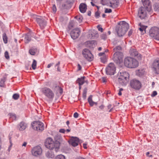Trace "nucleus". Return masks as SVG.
<instances>
[{
    "label": "nucleus",
    "instance_id": "1",
    "mask_svg": "<svg viewBox=\"0 0 159 159\" xmlns=\"http://www.w3.org/2000/svg\"><path fill=\"white\" fill-rule=\"evenodd\" d=\"M58 137L57 140L56 137L55 138L54 142L51 138H47L45 143L46 147L50 150L54 149L55 152H57L59 148L61 140V138L60 136Z\"/></svg>",
    "mask_w": 159,
    "mask_h": 159
},
{
    "label": "nucleus",
    "instance_id": "2",
    "mask_svg": "<svg viewBox=\"0 0 159 159\" xmlns=\"http://www.w3.org/2000/svg\"><path fill=\"white\" fill-rule=\"evenodd\" d=\"M129 28V24L125 21L120 22L116 29V31L119 37L123 36Z\"/></svg>",
    "mask_w": 159,
    "mask_h": 159
},
{
    "label": "nucleus",
    "instance_id": "3",
    "mask_svg": "<svg viewBox=\"0 0 159 159\" xmlns=\"http://www.w3.org/2000/svg\"><path fill=\"white\" fill-rule=\"evenodd\" d=\"M124 64L125 66L131 68H135L139 65L138 62L136 59L129 57L125 59Z\"/></svg>",
    "mask_w": 159,
    "mask_h": 159
},
{
    "label": "nucleus",
    "instance_id": "4",
    "mask_svg": "<svg viewBox=\"0 0 159 159\" xmlns=\"http://www.w3.org/2000/svg\"><path fill=\"white\" fill-rule=\"evenodd\" d=\"M118 81L121 85H125L127 84L129 78V75L127 72H120L118 75Z\"/></svg>",
    "mask_w": 159,
    "mask_h": 159
},
{
    "label": "nucleus",
    "instance_id": "5",
    "mask_svg": "<svg viewBox=\"0 0 159 159\" xmlns=\"http://www.w3.org/2000/svg\"><path fill=\"white\" fill-rule=\"evenodd\" d=\"M42 93L49 100H52L55 96L53 91L50 88L44 87L42 89Z\"/></svg>",
    "mask_w": 159,
    "mask_h": 159
},
{
    "label": "nucleus",
    "instance_id": "6",
    "mask_svg": "<svg viewBox=\"0 0 159 159\" xmlns=\"http://www.w3.org/2000/svg\"><path fill=\"white\" fill-rule=\"evenodd\" d=\"M149 34L154 39L159 40V28L156 27H152L149 30Z\"/></svg>",
    "mask_w": 159,
    "mask_h": 159
},
{
    "label": "nucleus",
    "instance_id": "7",
    "mask_svg": "<svg viewBox=\"0 0 159 159\" xmlns=\"http://www.w3.org/2000/svg\"><path fill=\"white\" fill-rule=\"evenodd\" d=\"M123 53L120 52H116L113 56V60L117 64H120L123 60Z\"/></svg>",
    "mask_w": 159,
    "mask_h": 159
},
{
    "label": "nucleus",
    "instance_id": "8",
    "mask_svg": "<svg viewBox=\"0 0 159 159\" xmlns=\"http://www.w3.org/2000/svg\"><path fill=\"white\" fill-rule=\"evenodd\" d=\"M33 129L38 131H42L44 129L43 124L39 121H35L32 123Z\"/></svg>",
    "mask_w": 159,
    "mask_h": 159
},
{
    "label": "nucleus",
    "instance_id": "9",
    "mask_svg": "<svg viewBox=\"0 0 159 159\" xmlns=\"http://www.w3.org/2000/svg\"><path fill=\"white\" fill-rule=\"evenodd\" d=\"M82 54L84 57L88 61H91L93 60V55L89 49L86 48L84 49Z\"/></svg>",
    "mask_w": 159,
    "mask_h": 159
},
{
    "label": "nucleus",
    "instance_id": "10",
    "mask_svg": "<svg viewBox=\"0 0 159 159\" xmlns=\"http://www.w3.org/2000/svg\"><path fill=\"white\" fill-rule=\"evenodd\" d=\"M106 73L107 74L110 75H114L116 71V67L113 63H110L106 68Z\"/></svg>",
    "mask_w": 159,
    "mask_h": 159
},
{
    "label": "nucleus",
    "instance_id": "11",
    "mask_svg": "<svg viewBox=\"0 0 159 159\" xmlns=\"http://www.w3.org/2000/svg\"><path fill=\"white\" fill-rule=\"evenodd\" d=\"M131 87L135 89L139 90L141 87V84L139 81L137 80L133 79L131 80L130 83Z\"/></svg>",
    "mask_w": 159,
    "mask_h": 159
},
{
    "label": "nucleus",
    "instance_id": "12",
    "mask_svg": "<svg viewBox=\"0 0 159 159\" xmlns=\"http://www.w3.org/2000/svg\"><path fill=\"white\" fill-rule=\"evenodd\" d=\"M80 33V31L78 28L73 29L70 33L71 38L73 39H75L79 37Z\"/></svg>",
    "mask_w": 159,
    "mask_h": 159
},
{
    "label": "nucleus",
    "instance_id": "13",
    "mask_svg": "<svg viewBox=\"0 0 159 159\" xmlns=\"http://www.w3.org/2000/svg\"><path fill=\"white\" fill-rule=\"evenodd\" d=\"M42 152V149L41 147L39 146L34 147L31 151L32 154L35 156L40 155Z\"/></svg>",
    "mask_w": 159,
    "mask_h": 159
},
{
    "label": "nucleus",
    "instance_id": "14",
    "mask_svg": "<svg viewBox=\"0 0 159 159\" xmlns=\"http://www.w3.org/2000/svg\"><path fill=\"white\" fill-rule=\"evenodd\" d=\"M138 15L141 19H144L147 15L146 8L143 7H140L138 11Z\"/></svg>",
    "mask_w": 159,
    "mask_h": 159
},
{
    "label": "nucleus",
    "instance_id": "15",
    "mask_svg": "<svg viewBox=\"0 0 159 159\" xmlns=\"http://www.w3.org/2000/svg\"><path fill=\"white\" fill-rule=\"evenodd\" d=\"M152 66L155 72L157 74H159V58H157L154 61Z\"/></svg>",
    "mask_w": 159,
    "mask_h": 159
},
{
    "label": "nucleus",
    "instance_id": "16",
    "mask_svg": "<svg viewBox=\"0 0 159 159\" xmlns=\"http://www.w3.org/2000/svg\"><path fill=\"white\" fill-rule=\"evenodd\" d=\"M36 21L42 29L46 25V21L40 16L36 18Z\"/></svg>",
    "mask_w": 159,
    "mask_h": 159
},
{
    "label": "nucleus",
    "instance_id": "17",
    "mask_svg": "<svg viewBox=\"0 0 159 159\" xmlns=\"http://www.w3.org/2000/svg\"><path fill=\"white\" fill-rule=\"evenodd\" d=\"M69 142L72 146L76 147L78 144L79 139L77 137H72L69 140Z\"/></svg>",
    "mask_w": 159,
    "mask_h": 159
},
{
    "label": "nucleus",
    "instance_id": "18",
    "mask_svg": "<svg viewBox=\"0 0 159 159\" xmlns=\"http://www.w3.org/2000/svg\"><path fill=\"white\" fill-rule=\"evenodd\" d=\"M130 52L131 53V55L132 56L136 57H137L139 59H141L142 57L141 55L135 50H131Z\"/></svg>",
    "mask_w": 159,
    "mask_h": 159
},
{
    "label": "nucleus",
    "instance_id": "19",
    "mask_svg": "<svg viewBox=\"0 0 159 159\" xmlns=\"http://www.w3.org/2000/svg\"><path fill=\"white\" fill-rule=\"evenodd\" d=\"M79 9L80 11L82 13L85 12L87 10V6L86 4L84 3H81L79 6Z\"/></svg>",
    "mask_w": 159,
    "mask_h": 159
},
{
    "label": "nucleus",
    "instance_id": "20",
    "mask_svg": "<svg viewBox=\"0 0 159 159\" xmlns=\"http://www.w3.org/2000/svg\"><path fill=\"white\" fill-rule=\"evenodd\" d=\"M110 7L113 8H116L118 5V0H111L110 2Z\"/></svg>",
    "mask_w": 159,
    "mask_h": 159
},
{
    "label": "nucleus",
    "instance_id": "21",
    "mask_svg": "<svg viewBox=\"0 0 159 159\" xmlns=\"http://www.w3.org/2000/svg\"><path fill=\"white\" fill-rule=\"evenodd\" d=\"M18 127L20 130L23 131L25 129L26 127V125L25 122H21L18 125Z\"/></svg>",
    "mask_w": 159,
    "mask_h": 159
},
{
    "label": "nucleus",
    "instance_id": "22",
    "mask_svg": "<svg viewBox=\"0 0 159 159\" xmlns=\"http://www.w3.org/2000/svg\"><path fill=\"white\" fill-rule=\"evenodd\" d=\"M85 77L83 76L80 78H78L76 80V83L79 84V85H83L84 83V79Z\"/></svg>",
    "mask_w": 159,
    "mask_h": 159
},
{
    "label": "nucleus",
    "instance_id": "23",
    "mask_svg": "<svg viewBox=\"0 0 159 159\" xmlns=\"http://www.w3.org/2000/svg\"><path fill=\"white\" fill-rule=\"evenodd\" d=\"M25 43H28L31 40V36L30 34L28 33L25 35Z\"/></svg>",
    "mask_w": 159,
    "mask_h": 159
},
{
    "label": "nucleus",
    "instance_id": "24",
    "mask_svg": "<svg viewBox=\"0 0 159 159\" xmlns=\"http://www.w3.org/2000/svg\"><path fill=\"white\" fill-rule=\"evenodd\" d=\"M46 157L49 158H52L54 157V154L52 152L51 150L48 151L46 152Z\"/></svg>",
    "mask_w": 159,
    "mask_h": 159
},
{
    "label": "nucleus",
    "instance_id": "25",
    "mask_svg": "<svg viewBox=\"0 0 159 159\" xmlns=\"http://www.w3.org/2000/svg\"><path fill=\"white\" fill-rule=\"evenodd\" d=\"M92 98V96L90 95L88 98V102L91 106H93L94 105V103H95L93 101Z\"/></svg>",
    "mask_w": 159,
    "mask_h": 159
},
{
    "label": "nucleus",
    "instance_id": "26",
    "mask_svg": "<svg viewBox=\"0 0 159 159\" xmlns=\"http://www.w3.org/2000/svg\"><path fill=\"white\" fill-rule=\"evenodd\" d=\"M8 115L9 116L10 120H12V121L16 120V116L15 114L10 113Z\"/></svg>",
    "mask_w": 159,
    "mask_h": 159
},
{
    "label": "nucleus",
    "instance_id": "27",
    "mask_svg": "<svg viewBox=\"0 0 159 159\" xmlns=\"http://www.w3.org/2000/svg\"><path fill=\"white\" fill-rule=\"evenodd\" d=\"M6 81V78L3 77L2 79H1L0 82V86L1 87H3L5 85V82Z\"/></svg>",
    "mask_w": 159,
    "mask_h": 159
},
{
    "label": "nucleus",
    "instance_id": "28",
    "mask_svg": "<svg viewBox=\"0 0 159 159\" xmlns=\"http://www.w3.org/2000/svg\"><path fill=\"white\" fill-rule=\"evenodd\" d=\"M93 43V41H88L85 42V44L89 47H91Z\"/></svg>",
    "mask_w": 159,
    "mask_h": 159
},
{
    "label": "nucleus",
    "instance_id": "29",
    "mask_svg": "<svg viewBox=\"0 0 159 159\" xmlns=\"http://www.w3.org/2000/svg\"><path fill=\"white\" fill-rule=\"evenodd\" d=\"M91 35L92 37H98V34L97 32L95 30H93L92 31L91 33Z\"/></svg>",
    "mask_w": 159,
    "mask_h": 159
},
{
    "label": "nucleus",
    "instance_id": "30",
    "mask_svg": "<svg viewBox=\"0 0 159 159\" xmlns=\"http://www.w3.org/2000/svg\"><path fill=\"white\" fill-rule=\"evenodd\" d=\"M142 1L144 7H147V6L148 5L149 3V0H142Z\"/></svg>",
    "mask_w": 159,
    "mask_h": 159
},
{
    "label": "nucleus",
    "instance_id": "31",
    "mask_svg": "<svg viewBox=\"0 0 159 159\" xmlns=\"http://www.w3.org/2000/svg\"><path fill=\"white\" fill-rule=\"evenodd\" d=\"M37 49L36 48L31 49L29 50V52L31 55H34L36 53Z\"/></svg>",
    "mask_w": 159,
    "mask_h": 159
},
{
    "label": "nucleus",
    "instance_id": "32",
    "mask_svg": "<svg viewBox=\"0 0 159 159\" xmlns=\"http://www.w3.org/2000/svg\"><path fill=\"white\" fill-rule=\"evenodd\" d=\"M87 92V89L86 88H85L83 90V95H82L83 98L84 99V100L86 98Z\"/></svg>",
    "mask_w": 159,
    "mask_h": 159
},
{
    "label": "nucleus",
    "instance_id": "33",
    "mask_svg": "<svg viewBox=\"0 0 159 159\" xmlns=\"http://www.w3.org/2000/svg\"><path fill=\"white\" fill-rule=\"evenodd\" d=\"M37 65V62L35 60H33V63L32 64V68L33 70L36 69Z\"/></svg>",
    "mask_w": 159,
    "mask_h": 159
},
{
    "label": "nucleus",
    "instance_id": "34",
    "mask_svg": "<svg viewBox=\"0 0 159 159\" xmlns=\"http://www.w3.org/2000/svg\"><path fill=\"white\" fill-rule=\"evenodd\" d=\"M3 39L5 43H7V38L6 36V34L4 33L3 35Z\"/></svg>",
    "mask_w": 159,
    "mask_h": 159
},
{
    "label": "nucleus",
    "instance_id": "35",
    "mask_svg": "<svg viewBox=\"0 0 159 159\" xmlns=\"http://www.w3.org/2000/svg\"><path fill=\"white\" fill-rule=\"evenodd\" d=\"M75 18L79 23H80L83 19V17L81 16H76L75 17Z\"/></svg>",
    "mask_w": 159,
    "mask_h": 159
},
{
    "label": "nucleus",
    "instance_id": "36",
    "mask_svg": "<svg viewBox=\"0 0 159 159\" xmlns=\"http://www.w3.org/2000/svg\"><path fill=\"white\" fill-rule=\"evenodd\" d=\"M55 159H66L65 157L62 155H59L57 156Z\"/></svg>",
    "mask_w": 159,
    "mask_h": 159
},
{
    "label": "nucleus",
    "instance_id": "37",
    "mask_svg": "<svg viewBox=\"0 0 159 159\" xmlns=\"http://www.w3.org/2000/svg\"><path fill=\"white\" fill-rule=\"evenodd\" d=\"M100 59L101 61L103 63H105L107 61V57L106 56H103L102 57H101Z\"/></svg>",
    "mask_w": 159,
    "mask_h": 159
},
{
    "label": "nucleus",
    "instance_id": "38",
    "mask_svg": "<svg viewBox=\"0 0 159 159\" xmlns=\"http://www.w3.org/2000/svg\"><path fill=\"white\" fill-rule=\"evenodd\" d=\"M154 9L156 11H159V4L158 3H156L154 5Z\"/></svg>",
    "mask_w": 159,
    "mask_h": 159
},
{
    "label": "nucleus",
    "instance_id": "39",
    "mask_svg": "<svg viewBox=\"0 0 159 159\" xmlns=\"http://www.w3.org/2000/svg\"><path fill=\"white\" fill-rule=\"evenodd\" d=\"M19 98V94L17 93L14 94L12 96V98L16 100L18 99Z\"/></svg>",
    "mask_w": 159,
    "mask_h": 159
},
{
    "label": "nucleus",
    "instance_id": "40",
    "mask_svg": "<svg viewBox=\"0 0 159 159\" xmlns=\"http://www.w3.org/2000/svg\"><path fill=\"white\" fill-rule=\"evenodd\" d=\"M121 48L120 46H118L117 47H116L113 49V50L115 52H118V51H120L121 50Z\"/></svg>",
    "mask_w": 159,
    "mask_h": 159
},
{
    "label": "nucleus",
    "instance_id": "41",
    "mask_svg": "<svg viewBox=\"0 0 159 159\" xmlns=\"http://www.w3.org/2000/svg\"><path fill=\"white\" fill-rule=\"evenodd\" d=\"M152 152H147L146 153V155L148 157H152L153 156Z\"/></svg>",
    "mask_w": 159,
    "mask_h": 159
},
{
    "label": "nucleus",
    "instance_id": "42",
    "mask_svg": "<svg viewBox=\"0 0 159 159\" xmlns=\"http://www.w3.org/2000/svg\"><path fill=\"white\" fill-rule=\"evenodd\" d=\"M146 29V27L145 26H141L139 28V30L141 32H143V31H144L145 32V29Z\"/></svg>",
    "mask_w": 159,
    "mask_h": 159
},
{
    "label": "nucleus",
    "instance_id": "43",
    "mask_svg": "<svg viewBox=\"0 0 159 159\" xmlns=\"http://www.w3.org/2000/svg\"><path fill=\"white\" fill-rule=\"evenodd\" d=\"M101 38L105 40L107 38V36L106 34L103 33L101 35Z\"/></svg>",
    "mask_w": 159,
    "mask_h": 159
},
{
    "label": "nucleus",
    "instance_id": "44",
    "mask_svg": "<svg viewBox=\"0 0 159 159\" xmlns=\"http://www.w3.org/2000/svg\"><path fill=\"white\" fill-rule=\"evenodd\" d=\"M60 64V62H58V63H57L56 65H55V67H57V70L58 71H60V69L59 68V65Z\"/></svg>",
    "mask_w": 159,
    "mask_h": 159
},
{
    "label": "nucleus",
    "instance_id": "45",
    "mask_svg": "<svg viewBox=\"0 0 159 159\" xmlns=\"http://www.w3.org/2000/svg\"><path fill=\"white\" fill-rule=\"evenodd\" d=\"M52 10L53 11L54 13H55L57 11V8L55 4L53 5L52 7Z\"/></svg>",
    "mask_w": 159,
    "mask_h": 159
},
{
    "label": "nucleus",
    "instance_id": "46",
    "mask_svg": "<svg viewBox=\"0 0 159 159\" xmlns=\"http://www.w3.org/2000/svg\"><path fill=\"white\" fill-rule=\"evenodd\" d=\"M157 93L156 91H154L152 92V93L151 95V96L152 97H153L157 95Z\"/></svg>",
    "mask_w": 159,
    "mask_h": 159
},
{
    "label": "nucleus",
    "instance_id": "47",
    "mask_svg": "<svg viewBox=\"0 0 159 159\" xmlns=\"http://www.w3.org/2000/svg\"><path fill=\"white\" fill-rule=\"evenodd\" d=\"M112 12V10L111 9L106 8L105 10V13H111Z\"/></svg>",
    "mask_w": 159,
    "mask_h": 159
},
{
    "label": "nucleus",
    "instance_id": "48",
    "mask_svg": "<svg viewBox=\"0 0 159 159\" xmlns=\"http://www.w3.org/2000/svg\"><path fill=\"white\" fill-rule=\"evenodd\" d=\"M95 16L96 18H98L100 16V13L98 11H96L95 14Z\"/></svg>",
    "mask_w": 159,
    "mask_h": 159
},
{
    "label": "nucleus",
    "instance_id": "49",
    "mask_svg": "<svg viewBox=\"0 0 159 159\" xmlns=\"http://www.w3.org/2000/svg\"><path fill=\"white\" fill-rule=\"evenodd\" d=\"M5 56L7 59H8L9 58V57L8 55V53L6 51L5 52Z\"/></svg>",
    "mask_w": 159,
    "mask_h": 159
},
{
    "label": "nucleus",
    "instance_id": "50",
    "mask_svg": "<svg viewBox=\"0 0 159 159\" xmlns=\"http://www.w3.org/2000/svg\"><path fill=\"white\" fill-rule=\"evenodd\" d=\"M57 88L58 89V92L60 93H62L63 92V89L60 87L58 86Z\"/></svg>",
    "mask_w": 159,
    "mask_h": 159
},
{
    "label": "nucleus",
    "instance_id": "51",
    "mask_svg": "<svg viewBox=\"0 0 159 159\" xmlns=\"http://www.w3.org/2000/svg\"><path fill=\"white\" fill-rule=\"evenodd\" d=\"M97 27L99 31H100L101 32L103 31V29L102 27H100L98 25Z\"/></svg>",
    "mask_w": 159,
    "mask_h": 159
},
{
    "label": "nucleus",
    "instance_id": "52",
    "mask_svg": "<svg viewBox=\"0 0 159 159\" xmlns=\"http://www.w3.org/2000/svg\"><path fill=\"white\" fill-rule=\"evenodd\" d=\"M65 131L66 130L63 129H61L59 130V132L62 133H65Z\"/></svg>",
    "mask_w": 159,
    "mask_h": 159
},
{
    "label": "nucleus",
    "instance_id": "53",
    "mask_svg": "<svg viewBox=\"0 0 159 159\" xmlns=\"http://www.w3.org/2000/svg\"><path fill=\"white\" fill-rule=\"evenodd\" d=\"M102 82L103 83L106 82L107 81V78L105 77H103L102 78Z\"/></svg>",
    "mask_w": 159,
    "mask_h": 159
},
{
    "label": "nucleus",
    "instance_id": "54",
    "mask_svg": "<svg viewBox=\"0 0 159 159\" xmlns=\"http://www.w3.org/2000/svg\"><path fill=\"white\" fill-rule=\"evenodd\" d=\"M79 116V114L77 112H75L74 114V117L75 118H77Z\"/></svg>",
    "mask_w": 159,
    "mask_h": 159
},
{
    "label": "nucleus",
    "instance_id": "55",
    "mask_svg": "<svg viewBox=\"0 0 159 159\" xmlns=\"http://www.w3.org/2000/svg\"><path fill=\"white\" fill-rule=\"evenodd\" d=\"M132 33H133V31L131 30H130L128 32L129 36H130L132 34Z\"/></svg>",
    "mask_w": 159,
    "mask_h": 159
},
{
    "label": "nucleus",
    "instance_id": "56",
    "mask_svg": "<svg viewBox=\"0 0 159 159\" xmlns=\"http://www.w3.org/2000/svg\"><path fill=\"white\" fill-rule=\"evenodd\" d=\"M78 70H81V66L79 64H78Z\"/></svg>",
    "mask_w": 159,
    "mask_h": 159
},
{
    "label": "nucleus",
    "instance_id": "57",
    "mask_svg": "<svg viewBox=\"0 0 159 159\" xmlns=\"http://www.w3.org/2000/svg\"><path fill=\"white\" fill-rule=\"evenodd\" d=\"M53 65V63H50V64H49L47 66V67L48 68H49L51 66H52Z\"/></svg>",
    "mask_w": 159,
    "mask_h": 159
},
{
    "label": "nucleus",
    "instance_id": "58",
    "mask_svg": "<svg viewBox=\"0 0 159 159\" xmlns=\"http://www.w3.org/2000/svg\"><path fill=\"white\" fill-rule=\"evenodd\" d=\"M87 144L85 143H84L83 144V146L84 148L86 149L87 148V147L86 146Z\"/></svg>",
    "mask_w": 159,
    "mask_h": 159
},
{
    "label": "nucleus",
    "instance_id": "59",
    "mask_svg": "<svg viewBox=\"0 0 159 159\" xmlns=\"http://www.w3.org/2000/svg\"><path fill=\"white\" fill-rule=\"evenodd\" d=\"M27 143L26 142H24L23 143L22 145V146H25V147L27 145Z\"/></svg>",
    "mask_w": 159,
    "mask_h": 159
},
{
    "label": "nucleus",
    "instance_id": "60",
    "mask_svg": "<svg viewBox=\"0 0 159 159\" xmlns=\"http://www.w3.org/2000/svg\"><path fill=\"white\" fill-rule=\"evenodd\" d=\"M104 54V52H101L99 53V56H103Z\"/></svg>",
    "mask_w": 159,
    "mask_h": 159
},
{
    "label": "nucleus",
    "instance_id": "61",
    "mask_svg": "<svg viewBox=\"0 0 159 159\" xmlns=\"http://www.w3.org/2000/svg\"><path fill=\"white\" fill-rule=\"evenodd\" d=\"M104 108V106L103 105H101L99 107V108L101 109H102Z\"/></svg>",
    "mask_w": 159,
    "mask_h": 159
},
{
    "label": "nucleus",
    "instance_id": "62",
    "mask_svg": "<svg viewBox=\"0 0 159 159\" xmlns=\"http://www.w3.org/2000/svg\"><path fill=\"white\" fill-rule=\"evenodd\" d=\"M66 124H67V126L68 127H69V125L70 124V122L69 120H67L66 122Z\"/></svg>",
    "mask_w": 159,
    "mask_h": 159
},
{
    "label": "nucleus",
    "instance_id": "63",
    "mask_svg": "<svg viewBox=\"0 0 159 159\" xmlns=\"http://www.w3.org/2000/svg\"><path fill=\"white\" fill-rule=\"evenodd\" d=\"M91 15V12L90 11H89L88 12V15L89 16H90Z\"/></svg>",
    "mask_w": 159,
    "mask_h": 159
},
{
    "label": "nucleus",
    "instance_id": "64",
    "mask_svg": "<svg viewBox=\"0 0 159 159\" xmlns=\"http://www.w3.org/2000/svg\"><path fill=\"white\" fill-rule=\"evenodd\" d=\"M111 105L109 104L107 106V108L108 109H110L111 108Z\"/></svg>",
    "mask_w": 159,
    "mask_h": 159
}]
</instances>
